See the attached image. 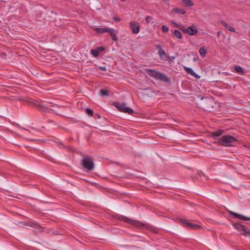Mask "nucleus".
I'll return each mask as SVG.
<instances>
[{
	"instance_id": "f257e3e1",
	"label": "nucleus",
	"mask_w": 250,
	"mask_h": 250,
	"mask_svg": "<svg viewBox=\"0 0 250 250\" xmlns=\"http://www.w3.org/2000/svg\"><path fill=\"white\" fill-rule=\"evenodd\" d=\"M224 131L222 130H217L214 132L213 136L215 139L219 137L218 140L219 143L225 146H234L238 141L237 138L231 135H223Z\"/></svg>"
},
{
	"instance_id": "f03ea898",
	"label": "nucleus",
	"mask_w": 250,
	"mask_h": 250,
	"mask_svg": "<svg viewBox=\"0 0 250 250\" xmlns=\"http://www.w3.org/2000/svg\"><path fill=\"white\" fill-rule=\"evenodd\" d=\"M198 104L204 110L211 111L214 106V102L213 98L205 97L201 99Z\"/></svg>"
},
{
	"instance_id": "7ed1b4c3",
	"label": "nucleus",
	"mask_w": 250,
	"mask_h": 250,
	"mask_svg": "<svg viewBox=\"0 0 250 250\" xmlns=\"http://www.w3.org/2000/svg\"><path fill=\"white\" fill-rule=\"evenodd\" d=\"M146 72L156 80H161L165 82H167L169 81L168 78L165 74L154 70L147 68L146 69Z\"/></svg>"
},
{
	"instance_id": "20e7f679",
	"label": "nucleus",
	"mask_w": 250,
	"mask_h": 250,
	"mask_svg": "<svg viewBox=\"0 0 250 250\" xmlns=\"http://www.w3.org/2000/svg\"><path fill=\"white\" fill-rule=\"evenodd\" d=\"M119 219L125 222L128 223L138 229H143L146 227V225L144 223L129 218L126 216L121 215L119 216Z\"/></svg>"
},
{
	"instance_id": "39448f33",
	"label": "nucleus",
	"mask_w": 250,
	"mask_h": 250,
	"mask_svg": "<svg viewBox=\"0 0 250 250\" xmlns=\"http://www.w3.org/2000/svg\"><path fill=\"white\" fill-rule=\"evenodd\" d=\"M233 228L237 230L239 234L247 236L250 234V229L239 223H232Z\"/></svg>"
},
{
	"instance_id": "423d86ee",
	"label": "nucleus",
	"mask_w": 250,
	"mask_h": 250,
	"mask_svg": "<svg viewBox=\"0 0 250 250\" xmlns=\"http://www.w3.org/2000/svg\"><path fill=\"white\" fill-rule=\"evenodd\" d=\"M82 165L85 169L92 170L94 169V165L92 158L89 156L83 158L82 161Z\"/></svg>"
},
{
	"instance_id": "0eeeda50",
	"label": "nucleus",
	"mask_w": 250,
	"mask_h": 250,
	"mask_svg": "<svg viewBox=\"0 0 250 250\" xmlns=\"http://www.w3.org/2000/svg\"><path fill=\"white\" fill-rule=\"evenodd\" d=\"M114 105L120 111L124 113H128L130 115L132 114L134 112L133 109L127 107L125 103H120L119 102L115 103Z\"/></svg>"
},
{
	"instance_id": "6e6552de",
	"label": "nucleus",
	"mask_w": 250,
	"mask_h": 250,
	"mask_svg": "<svg viewBox=\"0 0 250 250\" xmlns=\"http://www.w3.org/2000/svg\"><path fill=\"white\" fill-rule=\"evenodd\" d=\"M180 222L182 224L184 225L185 227L191 229H199L201 228V226L197 224H192L186 220L181 219Z\"/></svg>"
},
{
	"instance_id": "1a4fd4ad",
	"label": "nucleus",
	"mask_w": 250,
	"mask_h": 250,
	"mask_svg": "<svg viewBox=\"0 0 250 250\" xmlns=\"http://www.w3.org/2000/svg\"><path fill=\"white\" fill-rule=\"evenodd\" d=\"M129 26L134 34H137L140 32V26L137 22H130Z\"/></svg>"
},
{
	"instance_id": "9d476101",
	"label": "nucleus",
	"mask_w": 250,
	"mask_h": 250,
	"mask_svg": "<svg viewBox=\"0 0 250 250\" xmlns=\"http://www.w3.org/2000/svg\"><path fill=\"white\" fill-rule=\"evenodd\" d=\"M229 213L230 215H232L233 217L238 218V219H239L240 220H244V221L250 220V217H247L243 215L235 213L232 211L229 210Z\"/></svg>"
},
{
	"instance_id": "9b49d317",
	"label": "nucleus",
	"mask_w": 250,
	"mask_h": 250,
	"mask_svg": "<svg viewBox=\"0 0 250 250\" xmlns=\"http://www.w3.org/2000/svg\"><path fill=\"white\" fill-rule=\"evenodd\" d=\"M184 32L190 36H194L198 33V31L194 26H190L185 29Z\"/></svg>"
},
{
	"instance_id": "f8f14e48",
	"label": "nucleus",
	"mask_w": 250,
	"mask_h": 250,
	"mask_svg": "<svg viewBox=\"0 0 250 250\" xmlns=\"http://www.w3.org/2000/svg\"><path fill=\"white\" fill-rule=\"evenodd\" d=\"M104 50V47L100 46L97 47L96 49H91L90 52L92 55L96 58L99 56V54Z\"/></svg>"
},
{
	"instance_id": "ddd939ff",
	"label": "nucleus",
	"mask_w": 250,
	"mask_h": 250,
	"mask_svg": "<svg viewBox=\"0 0 250 250\" xmlns=\"http://www.w3.org/2000/svg\"><path fill=\"white\" fill-rule=\"evenodd\" d=\"M185 70H186V71L189 74H190V75L194 77L195 78H197V79H199L200 78V76L199 75H198L197 74H196L193 70L192 68H189V67H185Z\"/></svg>"
},
{
	"instance_id": "4468645a",
	"label": "nucleus",
	"mask_w": 250,
	"mask_h": 250,
	"mask_svg": "<svg viewBox=\"0 0 250 250\" xmlns=\"http://www.w3.org/2000/svg\"><path fill=\"white\" fill-rule=\"evenodd\" d=\"M156 48L158 50V53L159 55L160 58L162 59L163 57L166 55L165 51L163 49L161 45H157Z\"/></svg>"
},
{
	"instance_id": "2eb2a0df",
	"label": "nucleus",
	"mask_w": 250,
	"mask_h": 250,
	"mask_svg": "<svg viewBox=\"0 0 250 250\" xmlns=\"http://www.w3.org/2000/svg\"><path fill=\"white\" fill-rule=\"evenodd\" d=\"M111 29L110 28H95L94 30L99 33H104L105 32L109 33Z\"/></svg>"
},
{
	"instance_id": "dca6fc26",
	"label": "nucleus",
	"mask_w": 250,
	"mask_h": 250,
	"mask_svg": "<svg viewBox=\"0 0 250 250\" xmlns=\"http://www.w3.org/2000/svg\"><path fill=\"white\" fill-rule=\"evenodd\" d=\"M222 24L230 32H236L235 29L234 28H233L231 26L225 22H222Z\"/></svg>"
},
{
	"instance_id": "f3484780",
	"label": "nucleus",
	"mask_w": 250,
	"mask_h": 250,
	"mask_svg": "<svg viewBox=\"0 0 250 250\" xmlns=\"http://www.w3.org/2000/svg\"><path fill=\"white\" fill-rule=\"evenodd\" d=\"M234 69L235 70L236 72L240 75H243L244 74V71L243 70V68L239 65H236L234 67Z\"/></svg>"
},
{
	"instance_id": "a211bd4d",
	"label": "nucleus",
	"mask_w": 250,
	"mask_h": 250,
	"mask_svg": "<svg viewBox=\"0 0 250 250\" xmlns=\"http://www.w3.org/2000/svg\"><path fill=\"white\" fill-rule=\"evenodd\" d=\"M172 12H174L176 14H181V15H184L186 13V11L180 8H175L172 10Z\"/></svg>"
},
{
	"instance_id": "6ab92c4d",
	"label": "nucleus",
	"mask_w": 250,
	"mask_h": 250,
	"mask_svg": "<svg viewBox=\"0 0 250 250\" xmlns=\"http://www.w3.org/2000/svg\"><path fill=\"white\" fill-rule=\"evenodd\" d=\"M109 33L111 35L112 39L114 41H117L118 40V37H117V36H116V35L115 34V30L114 29L111 28L110 30V31H109Z\"/></svg>"
},
{
	"instance_id": "aec40b11",
	"label": "nucleus",
	"mask_w": 250,
	"mask_h": 250,
	"mask_svg": "<svg viewBox=\"0 0 250 250\" xmlns=\"http://www.w3.org/2000/svg\"><path fill=\"white\" fill-rule=\"evenodd\" d=\"M182 2L186 7H191L194 5L193 2L191 0H182Z\"/></svg>"
},
{
	"instance_id": "412c9836",
	"label": "nucleus",
	"mask_w": 250,
	"mask_h": 250,
	"mask_svg": "<svg viewBox=\"0 0 250 250\" xmlns=\"http://www.w3.org/2000/svg\"><path fill=\"white\" fill-rule=\"evenodd\" d=\"M173 35L178 39H181L182 38V34L178 30H174L173 31Z\"/></svg>"
},
{
	"instance_id": "4be33fe9",
	"label": "nucleus",
	"mask_w": 250,
	"mask_h": 250,
	"mask_svg": "<svg viewBox=\"0 0 250 250\" xmlns=\"http://www.w3.org/2000/svg\"><path fill=\"white\" fill-rule=\"evenodd\" d=\"M199 53H200V55L203 57H204L205 56L206 54H207V50L203 47H201L199 49Z\"/></svg>"
},
{
	"instance_id": "5701e85b",
	"label": "nucleus",
	"mask_w": 250,
	"mask_h": 250,
	"mask_svg": "<svg viewBox=\"0 0 250 250\" xmlns=\"http://www.w3.org/2000/svg\"><path fill=\"white\" fill-rule=\"evenodd\" d=\"M100 93L101 95L103 96H106L108 95L107 92L104 89H101L100 90Z\"/></svg>"
},
{
	"instance_id": "b1692460",
	"label": "nucleus",
	"mask_w": 250,
	"mask_h": 250,
	"mask_svg": "<svg viewBox=\"0 0 250 250\" xmlns=\"http://www.w3.org/2000/svg\"><path fill=\"white\" fill-rule=\"evenodd\" d=\"M86 113L88 115H89L90 116H93V111H92V110L91 109L88 108H86Z\"/></svg>"
},
{
	"instance_id": "393cba45",
	"label": "nucleus",
	"mask_w": 250,
	"mask_h": 250,
	"mask_svg": "<svg viewBox=\"0 0 250 250\" xmlns=\"http://www.w3.org/2000/svg\"><path fill=\"white\" fill-rule=\"evenodd\" d=\"M153 19V18L150 16H147L146 18V21L147 24H149L150 22V21Z\"/></svg>"
},
{
	"instance_id": "a878e982",
	"label": "nucleus",
	"mask_w": 250,
	"mask_h": 250,
	"mask_svg": "<svg viewBox=\"0 0 250 250\" xmlns=\"http://www.w3.org/2000/svg\"><path fill=\"white\" fill-rule=\"evenodd\" d=\"M162 30L164 33H167L168 31V28L166 25H163Z\"/></svg>"
},
{
	"instance_id": "bb28decb",
	"label": "nucleus",
	"mask_w": 250,
	"mask_h": 250,
	"mask_svg": "<svg viewBox=\"0 0 250 250\" xmlns=\"http://www.w3.org/2000/svg\"><path fill=\"white\" fill-rule=\"evenodd\" d=\"M171 23L172 24H173L175 27H176L178 28H181V27H180V24H179L177 23L176 22L173 21H172Z\"/></svg>"
},
{
	"instance_id": "cd10ccee",
	"label": "nucleus",
	"mask_w": 250,
	"mask_h": 250,
	"mask_svg": "<svg viewBox=\"0 0 250 250\" xmlns=\"http://www.w3.org/2000/svg\"><path fill=\"white\" fill-rule=\"evenodd\" d=\"M99 69L104 71H106V68L105 66H100Z\"/></svg>"
},
{
	"instance_id": "c85d7f7f",
	"label": "nucleus",
	"mask_w": 250,
	"mask_h": 250,
	"mask_svg": "<svg viewBox=\"0 0 250 250\" xmlns=\"http://www.w3.org/2000/svg\"><path fill=\"white\" fill-rule=\"evenodd\" d=\"M113 20L114 21H121V19L119 18H118V17H114L113 18Z\"/></svg>"
},
{
	"instance_id": "c756f323",
	"label": "nucleus",
	"mask_w": 250,
	"mask_h": 250,
	"mask_svg": "<svg viewBox=\"0 0 250 250\" xmlns=\"http://www.w3.org/2000/svg\"><path fill=\"white\" fill-rule=\"evenodd\" d=\"M180 27H181V28H179V29L182 30L184 32V30L186 29L185 26L183 25H180Z\"/></svg>"
},
{
	"instance_id": "7c9ffc66",
	"label": "nucleus",
	"mask_w": 250,
	"mask_h": 250,
	"mask_svg": "<svg viewBox=\"0 0 250 250\" xmlns=\"http://www.w3.org/2000/svg\"><path fill=\"white\" fill-rule=\"evenodd\" d=\"M196 61H197V59H196V58H194L193 59V61H194V62H196Z\"/></svg>"
},
{
	"instance_id": "2f4dec72",
	"label": "nucleus",
	"mask_w": 250,
	"mask_h": 250,
	"mask_svg": "<svg viewBox=\"0 0 250 250\" xmlns=\"http://www.w3.org/2000/svg\"><path fill=\"white\" fill-rule=\"evenodd\" d=\"M218 35H220V32H219L218 33Z\"/></svg>"
}]
</instances>
